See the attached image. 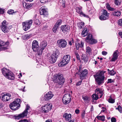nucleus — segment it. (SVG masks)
<instances>
[{
  "label": "nucleus",
  "instance_id": "052dcab7",
  "mask_svg": "<svg viewBox=\"0 0 122 122\" xmlns=\"http://www.w3.org/2000/svg\"><path fill=\"white\" fill-rule=\"evenodd\" d=\"M75 112L76 114H78L79 112V110L78 109L76 110L75 111Z\"/></svg>",
  "mask_w": 122,
  "mask_h": 122
},
{
  "label": "nucleus",
  "instance_id": "bf43d9fd",
  "mask_svg": "<svg viewBox=\"0 0 122 122\" xmlns=\"http://www.w3.org/2000/svg\"><path fill=\"white\" fill-rule=\"evenodd\" d=\"M76 56V57L77 58V60H80V57L79 56V54H78Z\"/></svg>",
  "mask_w": 122,
  "mask_h": 122
},
{
  "label": "nucleus",
  "instance_id": "cd10ccee",
  "mask_svg": "<svg viewBox=\"0 0 122 122\" xmlns=\"http://www.w3.org/2000/svg\"><path fill=\"white\" fill-rule=\"evenodd\" d=\"M121 14V12L118 11H115L113 12L112 13V15L117 17L120 16Z\"/></svg>",
  "mask_w": 122,
  "mask_h": 122
},
{
  "label": "nucleus",
  "instance_id": "c9c22d12",
  "mask_svg": "<svg viewBox=\"0 0 122 122\" xmlns=\"http://www.w3.org/2000/svg\"><path fill=\"white\" fill-rule=\"evenodd\" d=\"M97 117L98 119L101 120L102 121H105V117L104 116H97Z\"/></svg>",
  "mask_w": 122,
  "mask_h": 122
},
{
  "label": "nucleus",
  "instance_id": "4d7b16f0",
  "mask_svg": "<svg viewBox=\"0 0 122 122\" xmlns=\"http://www.w3.org/2000/svg\"><path fill=\"white\" fill-rule=\"evenodd\" d=\"M85 114V111H83L81 114L82 117V118L84 117V116Z\"/></svg>",
  "mask_w": 122,
  "mask_h": 122
},
{
  "label": "nucleus",
  "instance_id": "0e129e2a",
  "mask_svg": "<svg viewBox=\"0 0 122 122\" xmlns=\"http://www.w3.org/2000/svg\"><path fill=\"white\" fill-rule=\"evenodd\" d=\"M25 39H28L29 38V37L27 35H25Z\"/></svg>",
  "mask_w": 122,
  "mask_h": 122
},
{
  "label": "nucleus",
  "instance_id": "1a4fd4ad",
  "mask_svg": "<svg viewBox=\"0 0 122 122\" xmlns=\"http://www.w3.org/2000/svg\"><path fill=\"white\" fill-rule=\"evenodd\" d=\"M30 108V107L28 106L27 105L26 106V108L25 109L22 113L19 114L18 116H17L16 117V118L19 119L20 118L27 117L28 112V110H29Z\"/></svg>",
  "mask_w": 122,
  "mask_h": 122
},
{
  "label": "nucleus",
  "instance_id": "774afa93",
  "mask_svg": "<svg viewBox=\"0 0 122 122\" xmlns=\"http://www.w3.org/2000/svg\"><path fill=\"white\" fill-rule=\"evenodd\" d=\"M69 122H75L73 120H70L69 121Z\"/></svg>",
  "mask_w": 122,
  "mask_h": 122
},
{
  "label": "nucleus",
  "instance_id": "39448f33",
  "mask_svg": "<svg viewBox=\"0 0 122 122\" xmlns=\"http://www.w3.org/2000/svg\"><path fill=\"white\" fill-rule=\"evenodd\" d=\"M95 94L92 95V98L93 100H97L99 97L101 98L103 96V92L102 90L101 89L97 88L95 90Z\"/></svg>",
  "mask_w": 122,
  "mask_h": 122
},
{
  "label": "nucleus",
  "instance_id": "864d4df0",
  "mask_svg": "<svg viewBox=\"0 0 122 122\" xmlns=\"http://www.w3.org/2000/svg\"><path fill=\"white\" fill-rule=\"evenodd\" d=\"M111 121L112 122H116V119L114 117H112L111 119Z\"/></svg>",
  "mask_w": 122,
  "mask_h": 122
},
{
  "label": "nucleus",
  "instance_id": "37998d69",
  "mask_svg": "<svg viewBox=\"0 0 122 122\" xmlns=\"http://www.w3.org/2000/svg\"><path fill=\"white\" fill-rule=\"evenodd\" d=\"M118 24L119 25L122 26V19H120L118 20Z\"/></svg>",
  "mask_w": 122,
  "mask_h": 122
},
{
  "label": "nucleus",
  "instance_id": "0eeeda50",
  "mask_svg": "<svg viewBox=\"0 0 122 122\" xmlns=\"http://www.w3.org/2000/svg\"><path fill=\"white\" fill-rule=\"evenodd\" d=\"M9 27L7 22L5 20H4L1 23V29L4 33H7L10 30Z\"/></svg>",
  "mask_w": 122,
  "mask_h": 122
},
{
  "label": "nucleus",
  "instance_id": "7ed1b4c3",
  "mask_svg": "<svg viewBox=\"0 0 122 122\" xmlns=\"http://www.w3.org/2000/svg\"><path fill=\"white\" fill-rule=\"evenodd\" d=\"M59 51L56 50L50 55H48L47 59L50 62L52 63H55L56 60L57 56L59 55Z\"/></svg>",
  "mask_w": 122,
  "mask_h": 122
},
{
  "label": "nucleus",
  "instance_id": "4468645a",
  "mask_svg": "<svg viewBox=\"0 0 122 122\" xmlns=\"http://www.w3.org/2000/svg\"><path fill=\"white\" fill-rule=\"evenodd\" d=\"M57 43L59 46L62 48H64L66 47L67 45V42L66 40L62 39L58 40L57 41Z\"/></svg>",
  "mask_w": 122,
  "mask_h": 122
},
{
  "label": "nucleus",
  "instance_id": "f8f14e48",
  "mask_svg": "<svg viewBox=\"0 0 122 122\" xmlns=\"http://www.w3.org/2000/svg\"><path fill=\"white\" fill-rule=\"evenodd\" d=\"M71 99L70 94L67 93L65 94L62 99L63 103L65 105L67 104L70 102Z\"/></svg>",
  "mask_w": 122,
  "mask_h": 122
},
{
  "label": "nucleus",
  "instance_id": "393cba45",
  "mask_svg": "<svg viewBox=\"0 0 122 122\" xmlns=\"http://www.w3.org/2000/svg\"><path fill=\"white\" fill-rule=\"evenodd\" d=\"M61 28L62 31L64 32L69 30L70 29V27L68 25H64L61 26Z\"/></svg>",
  "mask_w": 122,
  "mask_h": 122
},
{
  "label": "nucleus",
  "instance_id": "6ab92c4d",
  "mask_svg": "<svg viewBox=\"0 0 122 122\" xmlns=\"http://www.w3.org/2000/svg\"><path fill=\"white\" fill-rule=\"evenodd\" d=\"M76 12L80 14V15L81 16H84L87 18L89 17L88 15H86L83 13H82L81 11V7H76Z\"/></svg>",
  "mask_w": 122,
  "mask_h": 122
},
{
  "label": "nucleus",
  "instance_id": "49530a36",
  "mask_svg": "<svg viewBox=\"0 0 122 122\" xmlns=\"http://www.w3.org/2000/svg\"><path fill=\"white\" fill-rule=\"evenodd\" d=\"M108 102L110 103H113L115 101L114 99H113L112 98H110L109 99Z\"/></svg>",
  "mask_w": 122,
  "mask_h": 122
},
{
  "label": "nucleus",
  "instance_id": "e433bc0d",
  "mask_svg": "<svg viewBox=\"0 0 122 122\" xmlns=\"http://www.w3.org/2000/svg\"><path fill=\"white\" fill-rule=\"evenodd\" d=\"M62 20H61L60 19L58 20L56 22L55 25H56L58 27L62 23Z\"/></svg>",
  "mask_w": 122,
  "mask_h": 122
},
{
  "label": "nucleus",
  "instance_id": "c85d7f7f",
  "mask_svg": "<svg viewBox=\"0 0 122 122\" xmlns=\"http://www.w3.org/2000/svg\"><path fill=\"white\" fill-rule=\"evenodd\" d=\"M81 58L84 62H87L88 61V58L87 56L86 55L82 54L81 56Z\"/></svg>",
  "mask_w": 122,
  "mask_h": 122
},
{
  "label": "nucleus",
  "instance_id": "2f4dec72",
  "mask_svg": "<svg viewBox=\"0 0 122 122\" xmlns=\"http://www.w3.org/2000/svg\"><path fill=\"white\" fill-rule=\"evenodd\" d=\"M106 7L107 9L109 10L112 11H114L115 10V9L110 7L109 3H107L106 4Z\"/></svg>",
  "mask_w": 122,
  "mask_h": 122
},
{
  "label": "nucleus",
  "instance_id": "b1692460",
  "mask_svg": "<svg viewBox=\"0 0 122 122\" xmlns=\"http://www.w3.org/2000/svg\"><path fill=\"white\" fill-rule=\"evenodd\" d=\"M84 45V43L81 41L78 42V41L76 42V48L77 50L79 49L80 47L82 48L83 47Z\"/></svg>",
  "mask_w": 122,
  "mask_h": 122
},
{
  "label": "nucleus",
  "instance_id": "f3484780",
  "mask_svg": "<svg viewBox=\"0 0 122 122\" xmlns=\"http://www.w3.org/2000/svg\"><path fill=\"white\" fill-rule=\"evenodd\" d=\"M88 73L87 70L86 69H84L81 71L79 73V75H80V78L81 79H83L84 78V77L87 75Z\"/></svg>",
  "mask_w": 122,
  "mask_h": 122
},
{
  "label": "nucleus",
  "instance_id": "ddd939ff",
  "mask_svg": "<svg viewBox=\"0 0 122 122\" xmlns=\"http://www.w3.org/2000/svg\"><path fill=\"white\" fill-rule=\"evenodd\" d=\"M102 11V15L99 17L100 19L101 20H104L108 19L109 14L104 9H103Z\"/></svg>",
  "mask_w": 122,
  "mask_h": 122
},
{
  "label": "nucleus",
  "instance_id": "58836bf2",
  "mask_svg": "<svg viewBox=\"0 0 122 122\" xmlns=\"http://www.w3.org/2000/svg\"><path fill=\"white\" fill-rule=\"evenodd\" d=\"M6 94H5L2 95V100L4 101H7Z\"/></svg>",
  "mask_w": 122,
  "mask_h": 122
},
{
  "label": "nucleus",
  "instance_id": "dca6fc26",
  "mask_svg": "<svg viewBox=\"0 0 122 122\" xmlns=\"http://www.w3.org/2000/svg\"><path fill=\"white\" fill-rule=\"evenodd\" d=\"M8 43H5L0 40V50H5L7 49Z\"/></svg>",
  "mask_w": 122,
  "mask_h": 122
},
{
  "label": "nucleus",
  "instance_id": "13d9d810",
  "mask_svg": "<svg viewBox=\"0 0 122 122\" xmlns=\"http://www.w3.org/2000/svg\"><path fill=\"white\" fill-rule=\"evenodd\" d=\"M82 82V81H81L78 82L76 84L77 86H79L81 84Z\"/></svg>",
  "mask_w": 122,
  "mask_h": 122
},
{
  "label": "nucleus",
  "instance_id": "412c9836",
  "mask_svg": "<svg viewBox=\"0 0 122 122\" xmlns=\"http://www.w3.org/2000/svg\"><path fill=\"white\" fill-rule=\"evenodd\" d=\"M5 77L11 80H14L15 78L14 75L10 71L7 76H6Z\"/></svg>",
  "mask_w": 122,
  "mask_h": 122
},
{
  "label": "nucleus",
  "instance_id": "bb28decb",
  "mask_svg": "<svg viewBox=\"0 0 122 122\" xmlns=\"http://www.w3.org/2000/svg\"><path fill=\"white\" fill-rule=\"evenodd\" d=\"M22 3L23 7L27 9H29L32 7L31 4H26L24 1H23Z\"/></svg>",
  "mask_w": 122,
  "mask_h": 122
},
{
  "label": "nucleus",
  "instance_id": "a19ab883",
  "mask_svg": "<svg viewBox=\"0 0 122 122\" xmlns=\"http://www.w3.org/2000/svg\"><path fill=\"white\" fill-rule=\"evenodd\" d=\"M58 27L56 25H55L52 29L53 31L54 32H56Z\"/></svg>",
  "mask_w": 122,
  "mask_h": 122
},
{
  "label": "nucleus",
  "instance_id": "f257e3e1",
  "mask_svg": "<svg viewBox=\"0 0 122 122\" xmlns=\"http://www.w3.org/2000/svg\"><path fill=\"white\" fill-rule=\"evenodd\" d=\"M105 72V71H99L95 75H94L97 83L99 85L103 82L104 74Z\"/></svg>",
  "mask_w": 122,
  "mask_h": 122
},
{
  "label": "nucleus",
  "instance_id": "7c9ffc66",
  "mask_svg": "<svg viewBox=\"0 0 122 122\" xmlns=\"http://www.w3.org/2000/svg\"><path fill=\"white\" fill-rule=\"evenodd\" d=\"M88 31L86 28H85L81 32V35L83 37H84L87 35Z\"/></svg>",
  "mask_w": 122,
  "mask_h": 122
},
{
  "label": "nucleus",
  "instance_id": "20e7f679",
  "mask_svg": "<svg viewBox=\"0 0 122 122\" xmlns=\"http://www.w3.org/2000/svg\"><path fill=\"white\" fill-rule=\"evenodd\" d=\"M21 100L19 99H17L14 101L10 105V107L13 110L17 109L20 106Z\"/></svg>",
  "mask_w": 122,
  "mask_h": 122
},
{
  "label": "nucleus",
  "instance_id": "2eb2a0df",
  "mask_svg": "<svg viewBox=\"0 0 122 122\" xmlns=\"http://www.w3.org/2000/svg\"><path fill=\"white\" fill-rule=\"evenodd\" d=\"M39 47L38 42L36 40L34 41L32 43V49L35 52H37Z\"/></svg>",
  "mask_w": 122,
  "mask_h": 122
},
{
  "label": "nucleus",
  "instance_id": "5fc2aeb1",
  "mask_svg": "<svg viewBox=\"0 0 122 122\" xmlns=\"http://www.w3.org/2000/svg\"><path fill=\"white\" fill-rule=\"evenodd\" d=\"M4 9L0 8V14H3L4 13Z\"/></svg>",
  "mask_w": 122,
  "mask_h": 122
},
{
  "label": "nucleus",
  "instance_id": "09e8293b",
  "mask_svg": "<svg viewBox=\"0 0 122 122\" xmlns=\"http://www.w3.org/2000/svg\"><path fill=\"white\" fill-rule=\"evenodd\" d=\"M14 11L13 10H8L7 13L10 14H13L14 13Z\"/></svg>",
  "mask_w": 122,
  "mask_h": 122
},
{
  "label": "nucleus",
  "instance_id": "de8ad7c7",
  "mask_svg": "<svg viewBox=\"0 0 122 122\" xmlns=\"http://www.w3.org/2000/svg\"><path fill=\"white\" fill-rule=\"evenodd\" d=\"M118 110L119 112L120 113H122V108L121 107L120 105L118 106Z\"/></svg>",
  "mask_w": 122,
  "mask_h": 122
},
{
  "label": "nucleus",
  "instance_id": "6e6d98bb",
  "mask_svg": "<svg viewBox=\"0 0 122 122\" xmlns=\"http://www.w3.org/2000/svg\"><path fill=\"white\" fill-rule=\"evenodd\" d=\"M102 54L103 55H106L107 54V52L105 51H103L102 52Z\"/></svg>",
  "mask_w": 122,
  "mask_h": 122
},
{
  "label": "nucleus",
  "instance_id": "a211bd4d",
  "mask_svg": "<svg viewBox=\"0 0 122 122\" xmlns=\"http://www.w3.org/2000/svg\"><path fill=\"white\" fill-rule=\"evenodd\" d=\"M53 95L52 92H50L47 93L44 97V100L47 101L51 99L53 97Z\"/></svg>",
  "mask_w": 122,
  "mask_h": 122
},
{
  "label": "nucleus",
  "instance_id": "603ef678",
  "mask_svg": "<svg viewBox=\"0 0 122 122\" xmlns=\"http://www.w3.org/2000/svg\"><path fill=\"white\" fill-rule=\"evenodd\" d=\"M108 81L107 82V83H111L114 81L111 79H109L108 80Z\"/></svg>",
  "mask_w": 122,
  "mask_h": 122
},
{
  "label": "nucleus",
  "instance_id": "5701e85b",
  "mask_svg": "<svg viewBox=\"0 0 122 122\" xmlns=\"http://www.w3.org/2000/svg\"><path fill=\"white\" fill-rule=\"evenodd\" d=\"M40 14L41 15H48V12L43 7H42L40 9Z\"/></svg>",
  "mask_w": 122,
  "mask_h": 122
},
{
  "label": "nucleus",
  "instance_id": "c03bdc74",
  "mask_svg": "<svg viewBox=\"0 0 122 122\" xmlns=\"http://www.w3.org/2000/svg\"><path fill=\"white\" fill-rule=\"evenodd\" d=\"M34 23L36 25H40V22L38 19H36V20H35Z\"/></svg>",
  "mask_w": 122,
  "mask_h": 122
},
{
  "label": "nucleus",
  "instance_id": "338daca9",
  "mask_svg": "<svg viewBox=\"0 0 122 122\" xmlns=\"http://www.w3.org/2000/svg\"><path fill=\"white\" fill-rule=\"evenodd\" d=\"M74 53H75V55H77V54H78V53H77V52L76 51H75V52H74Z\"/></svg>",
  "mask_w": 122,
  "mask_h": 122
},
{
  "label": "nucleus",
  "instance_id": "8fccbe9b",
  "mask_svg": "<svg viewBox=\"0 0 122 122\" xmlns=\"http://www.w3.org/2000/svg\"><path fill=\"white\" fill-rule=\"evenodd\" d=\"M74 43V41L73 40V39L72 38L71 40L69 41V44L71 46L72 45V44L73 43Z\"/></svg>",
  "mask_w": 122,
  "mask_h": 122
},
{
  "label": "nucleus",
  "instance_id": "4c0bfd02",
  "mask_svg": "<svg viewBox=\"0 0 122 122\" xmlns=\"http://www.w3.org/2000/svg\"><path fill=\"white\" fill-rule=\"evenodd\" d=\"M114 1L115 5H120L121 2V0H114Z\"/></svg>",
  "mask_w": 122,
  "mask_h": 122
},
{
  "label": "nucleus",
  "instance_id": "72a5a7b5",
  "mask_svg": "<svg viewBox=\"0 0 122 122\" xmlns=\"http://www.w3.org/2000/svg\"><path fill=\"white\" fill-rule=\"evenodd\" d=\"M77 25L79 29H81L84 26V23L83 22H80L78 23Z\"/></svg>",
  "mask_w": 122,
  "mask_h": 122
},
{
  "label": "nucleus",
  "instance_id": "e2e57ef3",
  "mask_svg": "<svg viewBox=\"0 0 122 122\" xmlns=\"http://www.w3.org/2000/svg\"><path fill=\"white\" fill-rule=\"evenodd\" d=\"M82 70V67L81 66H79V71H81V70Z\"/></svg>",
  "mask_w": 122,
  "mask_h": 122
},
{
  "label": "nucleus",
  "instance_id": "680f3d73",
  "mask_svg": "<svg viewBox=\"0 0 122 122\" xmlns=\"http://www.w3.org/2000/svg\"><path fill=\"white\" fill-rule=\"evenodd\" d=\"M119 34L121 37L122 38V32H120L119 33Z\"/></svg>",
  "mask_w": 122,
  "mask_h": 122
},
{
  "label": "nucleus",
  "instance_id": "3c124183",
  "mask_svg": "<svg viewBox=\"0 0 122 122\" xmlns=\"http://www.w3.org/2000/svg\"><path fill=\"white\" fill-rule=\"evenodd\" d=\"M61 3L62 4V5L63 7H65V0H62V2H61Z\"/></svg>",
  "mask_w": 122,
  "mask_h": 122
},
{
  "label": "nucleus",
  "instance_id": "ea45409f",
  "mask_svg": "<svg viewBox=\"0 0 122 122\" xmlns=\"http://www.w3.org/2000/svg\"><path fill=\"white\" fill-rule=\"evenodd\" d=\"M43 50H42L41 48L40 49H39V48H38L37 51V52L38 55L39 56L41 55L42 52V51Z\"/></svg>",
  "mask_w": 122,
  "mask_h": 122
},
{
  "label": "nucleus",
  "instance_id": "f704fd0d",
  "mask_svg": "<svg viewBox=\"0 0 122 122\" xmlns=\"http://www.w3.org/2000/svg\"><path fill=\"white\" fill-rule=\"evenodd\" d=\"M92 50L89 46H87L86 47V52L87 54L90 55L92 54Z\"/></svg>",
  "mask_w": 122,
  "mask_h": 122
},
{
  "label": "nucleus",
  "instance_id": "79ce46f5",
  "mask_svg": "<svg viewBox=\"0 0 122 122\" xmlns=\"http://www.w3.org/2000/svg\"><path fill=\"white\" fill-rule=\"evenodd\" d=\"M7 101L9 100L11 98V95L9 93L6 94Z\"/></svg>",
  "mask_w": 122,
  "mask_h": 122
},
{
  "label": "nucleus",
  "instance_id": "423d86ee",
  "mask_svg": "<svg viewBox=\"0 0 122 122\" xmlns=\"http://www.w3.org/2000/svg\"><path fill=\"white\" fill-rule=\"evenodd\" d=\"M70 60V56L69 55H65L63 56L61 61L58 64L59 66L61 67L62 66L67 64L69 62Z\"/></svg>",
  "mask_w": 122,
  "mask_h": 122
},
{
  "label": "nucleus",
  "instance_id": "69168bd1",
  "mask_svg": "<svg viewBox=\"0 0 122 122\" xmlns=\"http://www.w3.org/2000/svg\"><path fill=\"white\" fill-rule=\"evenodd\" d=\"M102 108H103V109L102 110L101 112H105V108H104L103 107H102Z\"/></svg>",
  "mask_w": 122,
  "mask_h": 122
},
{
  "label": "nucleus",
  "instance_id": "aec40b11",
  "mask_svg": "<svg viewBox=\"0 0 122 122\" xmlns=\"http://www.w3.org/2000/svg\"><path fill=\"white\" fill-rule=\"evenodd\" d=\"M119 55V52L117 50L116 51L113 53L111 61H115L117 60Z\"/></svg>",
  "mask_w": 122,
  "mask_h": 122
},
{
  "label": "nucleus",
  "instance_id": "9b49d317",
  "mask_svg": "<svg viewBox=\"0 0 122 122\" xmlns=\"http://www.w3.org/2000/svg\"><path fill=\"white\" fill-rule=\"evenodd\" d=\"M52 108L51 104L47 103L41 108V112L45 113H47Z\"/></svg>",
  "mask_w": 122,
  "mask_h": 122
},
{
  "label": "nucleus",
  "instance_id": "f03ea898",
  "mask_svg": "<svg viewBox=\"0 0 122 122\" xmlns=\"http://www.w3.org/2000/svg\"><path fill=\"white\" fill-rule=\"evenodd\" d=\"M54 81L57 83V85L60 86L61 87L65 81V79L63 77L62 74H58L55 76L53 78Z\"/></svg>",
  "mask_w": 122,
  "mask_h": 122
},
{
  "label": "nucleus",
  "instance_id": "473e14b6",
  "mask_svg": "<svg viewBox=\"0 0 122 122\" xmlns=\"http://www.w3.org/2000/svg\"><path fill=\"white\" fill-rule=\"evenodd\" d=\"M82 98L85 102L86 103H88L89 101V97L83 95L82 96Z\"/></svg>",
  "mask_w": 122,
  "mask_h": 122
},
{
  "label": "nucleus",
  "instance_id": "6e6552de",
  "mask_svg": "<svg viewBox=\"0 0 122 122\" xmlns=\"http://www.w3.org/2000/svg\"><path fill=\"white\" fill-rule=\"evenodd\" d=\"M85 41L87 43L92 45L95 44L97 42L96 40L93 38L92 35L91 34L87 36Z\"/></svg>",
  "mask_w": 122,
  "mask_h": 122
},
{
  "label": "nucleus",
  "instance_id": "9d476101",
  "mask_svg": "<svg viewBox=\"0 0 122 122\" xmlns=\"http://www.w3.org/2000/svg\"><path fill=\"white\" fill-rule=\"evenodd\" d=\"M32 21V20H30L28 22L22 23L23 29L25 31H26L29 29L31 26Z\"/></svg>",
  "mask_w": 122,
  "mask_h": 122
},
{
  "label": "nucleus",
  "instance_id": "a18cd8bd",
  "mask_svg": "<svg viewBox=\"0 0 122 122\" xmlns=\"http://www.w3.org/2000/svg\"><path fill=\"white\" fill-rule=\"evenodd\" d=\"M115 73V72L113 70H111L110 71L109 74H110L111 75H114Z\"/></svg>",
  "mask_w": 122,
  "mask_h": 122
},
{
  "label": "nucleus",
  "instance_id": "c756f323",
  "mask_svg": "<svg viewBox=\"0 0 122 122\" xmlns=\"http://www.w3.org/2000/svg\"><path fill=\"white\" fill-rule=\"evenodd\" d=\"M47 45L46 42V41H43L41 42V46L42 50H44Z\"/></svg>",
  "mask_w": 122,
  "mask_h": 122
},
{
  "label": "nucleus",
  "instance_id": "4be33fe9",
  "mask_svg": "<svg viewBox=\"0 0 122 122\" xmlns=\"http://www.w3.org/2000/svg\"><path fill=\"white\" fill-rule=\"evenodd\" d=\"M63 117L65 120L68 121L71 119V115L70 113H65L63 115Z\"/></svg>",
  "mask_w": 122,
  "mask_h": 122
},
{
  "label": "nucleus",
  "instance_id": "a878e982",
  "mask_svg": "<svg viewBox=\"0 0 122 122\" xmlns=\"http://www.w3.org/2000/svg\"><path fill=\"white\" fill-rule=\"evenodd\" d=\"M1 71L2 74L5 77L6 76H7L10 71V70L5 68L2 69Z\"/></svg>",
  "mask_w": 122,
  "mask_h": 122
}]
</instances>
